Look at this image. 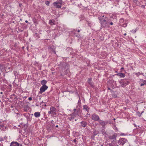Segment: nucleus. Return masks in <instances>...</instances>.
Here are the masks:
<instances>
[{
	"label": "nucleus",
	"mask_w": 146,
	"mask_h": 146,
	"mask_svg": "<svg viewBox=\"0 0 146 146\" xmlns=\"http://www.w3.org/2000/svg\"><path fill=\"white\" fill-rule=\"evenodd\" d=\"M60 75H61V76H63V75H62V74H61Z\"/></svg>",
	"instance_id": "48"
},
{
	"label": "nucleus",
	"mask_w": 146,
	"mask_h": 146,
	"mask_svg": "<svg viewBox=\"0 0 146 146\" xmlns=\"http://www.w3.org/2000/svg\"><path fill=\"white\" fill-rule=\"evenodd\" d=\"M47 81L45 80H44L41 82V84L42 85V86L46 85L45 84L46 83Z\"/></svg>",
	"instance_id": "18"
},
{
	"label": "nucleus",
	"mask_w": 146,
	"mask_h": 146,
	"mask_svg": "<svg viewBox=\"0 0 146 146\" xmlns=\"http://www.w3.org/2000/svg\"><path fill=\"white\" fill-rule=\"evenodd\" d=\"M107 17L104 15H101L98 17L102 27L105 28L108 26L109 23L107 21Z\"/></svg>",
	"instance_id": "1"
},
{
	"label": "nucleus",
	"mask_w": 146,
	"mask_h": 146,
	"mask_svg": "<svg viewBox=\"0 0 146 146\" xmlns=\"http://www.w3.org/2000/svg\"><path fill=\"white\" fill-rule=\"evenodd\" d=\"M81 125L82 126L85 127L86 126L87 124L85 121H82L81 122Z\"/></svg>",
	"instance_id": "15"
},
{
	"label": "nucleus",
	"mask_w": 146,
	"mask_h": 146,
	"mask_svg": "<svg viewBox=\"0 0 146 146\" xmlns=\"http://www.w3.org/2000/svg\"><path fill=\"white\" fill-rule=\"evenodd\" d=\"M28 99L29 101H31L32 100V98L31 97H29V98Z\"/></svg>",
	"instance_id": "34"
},
{
	"label": "nucleus",
	"mask_w": 146,
	"mask_h": 146,
	"mask_svg": "<svg viewBox=\"0 0 146 146\" xmlns=\"http://www.w3.org/2000/svg\"><path fill=\"white\" fill-rule=\"evenodd\" d=\"M50 4V2L48 1H46L45 2V4L46 5L48 6Z\"/></svg>",
	"instance_id": "24"
},
{
	"label": "nucleus",
	"mask_w": 146,
	"mask_h": 146,
	"mask_svg": "<svg viewBox=\"0 0 146 146\" xmlns=\"http://www.w3.org/2000/svg\"><path fill=\"white\" fill-rule=\"evenodd\" d=\"M120 84L122 87H124L128 85L129 82V80L127 79L121 80L119 81Z\"/></svg>",
	"instance_id": "3"
},
{
	"label": "nucleus",
	"mask_w": 146,
	"mask_h": 146,
	"mask_svg": "<svg viewBox=\"0 0 146 146\" xmlns=\"http://www.w3.org/2000/svg\"><path fill=\"white\" fill-rule=\"evenodd\" d=\"M10 146H19V144L17 142H12L10 145Z\"/></svg>",
	"instance_id": "11"
},
{
	"label": "nucleus",
	"mask_w": 146,
	"mask_h": 146,
	"mask_svg": "<svg viewBox=\"0 0 146 146\" xmlns=\"http://www.w3.org/2000/svg\"><path fill=\"white\" fill-rule=\"evenodd\" d=\"M108 90H111L110 89V88H108Z\"/></svg>",
	"instance_id": "42"
},
{
	"label": "nucleus",
	"mask_w": 146,
	"mask_h": 146,
	"mask_svg": "<svg viewBox=\"0 0 146 146\" xmlns=\"http://www.w3.org/2000/svg\"><path fill=\"white\" fill-rule=\"evenodd\" d=\"M76 110H77V109L76 110V109H74V111H76Z\"/></svg>",
	"instance_id": "45"
},
{
	"label": "nucleus",
	"mask_w": 146,
	"mask_h": 146,
	"mask_svg": "<svg viewBox=\"0 0 146 146\" xmlns=\"http://www.w3.org/2000/svg\"><path fill=\"white\" fill-rule=\"evenodd\" d=\"M0 94H3V92H1Z\"/></svg>",
	"instance_id": "49"
},
{
	"label": "nucleus",
	"mask_w": 146,
	"mask_h": 146,
	"mask_svg": "<svg viewBox=\"0 0 146 146\" xmlns=\"http://www.w3.org/2000/svg\"><path fill=\"white\" fill-rule=\"evenodd\" d=\"M77 32H80V30H78V31H77Z\"/></svg>",
	"instance_id": "46"
},
{
	"label": "nucleus",
	"mask_w": 146,
	"mask_h": 146,
	"mask_svg": "<svg viewBox=\"0 0 146 146\" xmlns=\"http://www.w3.org/2000/svg\"><path fill=\"white\" fill-rule=\"evenodd\" d=\"M48 49L49 50H50L53 52H54V53L55 54H56V52L55 51V50L54 49V48L51 47H49L48 48Z\"/></svg>",
	"instance_id": "19"
},
{
	"label": "nucleus",
	"mask_w": 146,
	"mask_h": 146,
	"mask_svg": "<svg viewBox=\"0 0 146 146\" xmlns=\"http://www.w3.org/2000/svg\"><path fill=\"white\" fill-rule=\"evenodd\" d=\"M144 85H145V84L144 83H141L140 84V86H143Z\"/></svg>",
	"instance_id": "35"
},
{
	"label": "nucleus",
	"mask_w": 146,
	"mask_h": 146,
	"mask_svg": "<svg viewBox=\"0 0 146 146\" xmlns=\"http://www.w3.org/2000/svg\"><path fill=\"white\" fill-rule=\"evenodd\" d=\"M127 24L126 23H125L123 24L122 26L124 27H126L127 26Z\"/></svg>",
	"instance_id": "27"
},
{
	"label": "nucleus",
	"mask_w": 146,
	"mask_h": 146,
	"mask_svg": "<svg viewBox=\"0 0 146 146\" xmlns=\"http://www.w3.org/2000/svg\"><path fill=\"white\" fill-rule=\"evenodd\" d=\"M79 36H78L77 37H79Z\"/></svg>",
	"instance_id": "54"
},
{
	"label": "nucleus",
	"mask_w": 146,
	"mask_h": 146,
	"mask_svg": "<svg viewBox=\"0 0 146 146\" xmlns=\"http://www.w3.org/2000/svg\"><path fill=\"white\" fill-rule=\"evenodd\" d=\"M75 121H76V119H75Z\"/></svg>",
	"instance_id": "57"
},
{
	"label": "nucleus",
	"mask_w": 146,
	"mask_h": 146,
	"mask_svg": "<svg viewBox=\"0 0 146 146\" xmlns=\"http://www.w3.org/2000/svg\"><path fill=\"white\" fill-rule=\"evenodd\" d=\"M13 95L14 96H15V94H13Z\"/></svg>",
	"instance_id": "51"
},
{
	"label": "nucleus",
	"mask_w": 146,
	"mask_h": 146,
	"mask_svg": "<svg viewBox=\"0 0 146 146\" xmlns=\"http://www.w3.org/2000/svg\"><path fill=\"white\" fill-rule=\"evenodd\" d=\"M117 75H118L119 76H120L121 77H124L125 75L124 74L122 73H118L117 74Z\"/></svg>",
	"instance_id": "21"
},
{
	"label": "nucleus",
	"mask_w": 146,
	"mask_h": 146,
	"mask_svg": "<svg viewBox=\"0 0 146 146\" xmlns=\"http://www.w3.org/2000/svg\"><path fill=\"white\" fill-rule=\"evenodd\" d=\"M124 35H125H125H126V33H125V34H124Z\"/></svg>",
	"instance_id": "47"
},
{
	"label": "nucleus",
	"mask_w": 146,
	"mask_h": 146,
	"mask_svg": "<svg viewBox=\"0 0 146 146\" xmlns=\"http://www.w3.org/2000/svg\"><path fill=\"white\" fill-rule=\"evenodd\" d=\"M89 84L90 85V86L92 87L93 88L94 87V85L92 83V82L91 83H89Z\"/></svg>",
	"instance_id": "25"
},
{
	"label": "nucleus",
	"mask_w": 146,
	"mask_h": 146,
	"mask_svg": "<svg viewBox=\"0 0 146 146\" xmlns=\"http://www.w3.org/2000/svg\"><path fill=\"white\" fill-rule=\"evenodd\" d=\"M48 88V87L47 86H42L40 88V91L39 92V93L42 94L43 92H44Z\"/></svg>",
	"instance_id": "8"
},
{
	"label": "nucleus",
	"mask_w": 146,
	"mask_h": 146,
	"mask_svg": "<svg viewBox=\"0 0 146 146\" xmlns=\"http://www.w3.org/2000/svg\"><path fill=\"white\" fill-rule=\"evenodd\" d=\"M73 141H74V142L76 143V139H74L73 140Z\"/></svg>",
	"instance_id": "38"
},
{
	"label": "nucleus",
	"mask_w": 146,
	"mask_h": 146,
	"mask_svg": "<svg viewBox=\"0 0 146 146\" xmlns=\"http://www.w3.org/2000/svg\"><path fill=\"white\" fill-rule=\"evenodd\" d=\"M92 80V78H89L88 80V83L89 84V83H90L91 82V81Z\"/></svg>",
	"instance_id": "26"
},
{
	"label": "nucleus",
	"mask_w": 146,
	"mask_h": 146,
	"mask_svg": "<svg viewBox=\"0 0 146 146\" xmlns=\"http://www.w3.org/2000/svg\"><path fill=\"white\" fill-rule=\"evenodd\" d=\"M92 119L95 121H98L100 119L99 116L95 113H93L92 115Z\"/></svg>",
	"instance_id": "7"
},
{
	"label": "nucleus",
	"mask_w": 146,
	"mask_h": 146,
	"mask_svg": "<svg viewBox=\"0 0 146 146\" xmlns=\"http://www.w3.org/2000/svg\"><path fill=\"white\" fill-rule=\"evenodd\" d=\"M53 127L50 125L48 124L46 126V128L48 130H50Z\"/></svg>",
	"instance_id": "17"
},
{
	"label": "nucleus",
	"mask_w": 146,
	"mask_h": 146,
	"mask_svg": "<svg viewBox=\"0 0 146 146\" xmlns=\"http://www.w3.org/2000/svg\"><path fill=\"white\" fill-rule=\"evenodd\" d=\"M93 133L94 136H95L99 133V132L97 131H94Z\"/></svg>",
	"instance_id": "22"
},
{
	"label": "nucleus",
	"mask_w": 146,
	"mask_h": 146,
	"mask_svg": "<svg viewBox=\"0 0 146 146\" xmlns=\"http://www.w3.org/2000/svg\"><path fill=\"white\" fill-rule=\"evenodd\" d=\"M113 119H114V120H115V119L114 118Z\"/></svg>",
	"instance_id": "56"
},
{
	"label": "nucleus",
	"mask_w": 146,
	"mask_h": 146,
	"mask_svg": "<svg viewBox=\"0 0 146 146\" xmlns=\"http://www.w3.org/2000/svg\"><path fill=\"white\" fill-rule=\"evenodd\" d=\"M56 111V108L54 107L51 106L50 108V111L48 112V113L50 114L53 115H55L57 114Z\"/></svg>",
	"instance_id": "4"
},
{
	"label": "nucleus",
	"mask_w": 146,
	"mask_h": 146,
	"mask_svg": "<svg viewBox=\"0 0 146 146\" xmlns=\"http://www.w3.org/2000/svg\"><path fill=\"white\" fill-rule=\"evenodd\" d=\"M4 126L3 125H0V128H1L2 127H3Z\"/></svg>",
	"instance_id": "36"
},
{
	"label": "nucleus",
	"mask_w": 146,
	"mask_h": 146,
	"mask_svg": "<svg viewBox=\"0 0 146 146\" xmlns=\"http://www.w3.org/2000/svg\"><path fill=\"white\" fill-rule=\"evenodd\" d=\"M117 96L116 95H112V97L114 98H115L117 97Z\"/></svg>",
	"instance_id": "30"
},
{
	"label": "nucleus",
	"mask_w": 146,
	"mask_h": 146,
	"mask_svg": "<svg viewBox=\"0 0 146 146\" xmlns=\"http://www.w3.org/2000/svg\"><path fill=\"white\" fill-rule=\"evenodd\" d=\"M101 146H103V145H101Z\"/></svg>",
	"instance_id": "53"
},
{
	"label": "nucleus",
	"mask_w": 146,
	"mask_h": 146,
	"mask_svg": "<svg viewBox=\"0 0 146 146\" xmlns=\"http://www.w3.org/2000/svg\"><path fill=\"white\" fill-rule=\"evenodd\" d=\"M22 31H23V30H21L20 31V32H22Z\"/></svg>",
	"instance_id": "50"
},
{
	"label": "nucleus",
	"mask_w": 146,
	"mask_h": 146,
	"mask_svg": "<svg viewBox=\"0 0 146 146\" xmlns=\"http://www.w3.org/2000/svg\"><path fill=\"white\" fill-rule=\"evenodd\" d=\"M56 127H57H57H58V125H56Z\"/></svg>",
	"instance_id": "44"
},
{
	"label": "nucleus",
	"mask_w": 146,
	"mask_h": 146,
	"mask_svg": "<svg viewBox=\"0 0 146 146\" xmlns=\"http://www.w3.org/2000/svg\"><path fill=\"white\" fill-rule=\"evenodd\" d=\"M75 117L74 114L72 113L68 117V119L69 120L71 121Z\"/></svg>",
	"instance_id": "10"
},
{
	"label": "nucleus",
	"mask_w": 146,
	"mask_h": 146,
	"mask_svg": "<svg viewBox=\"0 0 146 146\" xmlns=\"http://www.w3.org/2000/svg\"><path fill=\"white\" fill-rule=\"evenodd\" d=\"M83 110H85L87 111V113L88 114L90 108L87 105H84L83 106Z\"/></svg>",
	"instance_id": "9"
},
{
	"label": "nucleus",
	"mask_w": 146,
	"mask_h": 146,
	"mask_svg": "<svg viewBox=\"0 0 146 146\" xmlns=\"http://www.w3.org/2000/svg\"><path fill=\"white\" fill-rule=\"evenodd\" d=\"M62 0H57V1L54 2L53 5L54 6L56 9L60 8L62 4Z\"/></svg>",
	"instance_id": "2"
},
{
	"label": "nucleus",
	"mask_w": 146,
	"mask_h": 146,
	"mask_svg": "<svg viewBox=\"0 0 146 146\" xmlns=\"http://www.w3.org/2000/svg\"><path fill=\"white\" fill-rule=\"evenodd\" d=\"M22 4H19V6L20 7H21V6H22Z\"/></svg>",
	"instance_id": "39"
},
{
	"label": "nucleus",
	"mask_w": 146,
	"mask_h": 146,
	"mask_svg": "<svg viewBox=\"0 0 146 146\" xmlns=\"http://www.w3.org/2000/svg\"><path fill=\"white\" fill-rule=\"evenodd\" d=\"M49 23L51 25H55V21L54 19L50 20L49 21Z\"/></svg>",
	"instance_id": "13"
},
{
	"label": "nucleus",
	"mask_w": 146,
	"mask_h": 146,
	"mask_svg": "<svg viewBox=\"0 0 146 146\" xmlns=\"http://www.w3.org/2000/svg\"><path fill=\"white\" fill-rule=\"evenodd\" d=\"M121 70H124V68H123V67H122L121 68Z\"/></svg>",
	"instance_id": "41"
},
{
	"label": "nucleus",
	"mask_w": 146,
	"mask_h": 146,
	"mask_svg": "<svg viewBox=\"0 0 146 146\" xmlns=\"http://www.w3.org/2000/svg\"><path fill=\"white\" fill-rule=\"evenodd\" d=\"M102 133L103 134H106V132L104 130V131H102Z\"/></svg>",
	"instance_id": "29"
},
{
	"label": "nucleus",
	"mask_w": 146,
	"mask_h": 146,
	"mask_svg": "<svg viewBox=\"0 0 146 146\" xmlns=\"http://www.w3.org/2000/svg\"><path fill=\"white\" fill-rule=\"evenodd\" d=\"M79 135V133L78 132H75L74 133V137H78Z\"/></svg>",
	"instance_id": "20"
},
{
	"label": "nucleus",
	"mask_w": 146,
	"mask_h": 146,
	"mask_svg": "<svg viewBox=\"0 0 146 146\" xmlns=\"http://www.w3.org/2000/svg\"><path fill=\"white\" fill-rule=\"evenodd\" d=\"M127 142V141L125 138H120L118 141V143L119 145L123 146Z\"/></svg>",
	"instance_id": "6"
},
{
	"label": "nucleus",
	"mask_w": 146,
	"mask_h": 146,
	"mask_svg": "<svg viewBox=\"0 0 146 146\" xmlns=\"http://www.w3.org/2000/svg\"><path fill=\"white\" fill-rule=\"evenodd\" d=\"M25 22L26 23H28V21L27 20L25 21Z\"/></svg>",
	"instance_id": "43"
},
{
	"label": "nucleus",
	"mask_w": 146,
	"mask_h": 146,
	"mask_svg": "<svg viewBox=\"0 0 146 146\" xmlns=\"http://www.w3.org/2000/svg\"><path fill=\"white\" fill-rule=\"evenodd\" d=\"M140 73L138 72V73H135V74L137 76H138L140 75Z\"/></svg>",
	"instance_id": "28"
},
{
	"label": "nucleus",
	"mask_w": 146,
	"mask_h": 146,
	"mask_svg": "<svg viewBox=\"0 0 146 146\" xmlns=\"http://www.w3.org/2000/svg\"><path fill=\"white\" fill-rule=\"evenodd\" d=\"M98 122L100 125L102 126L103 128H104L105 126L108 123V121H103L100 119L98 121Z\"/></svg>",
	"instance_id": "5"
},
{
	"label": "nucleus",
	"mask_w": 146,
	"mask_h": 146,
	"mask_svg": "<svg viewBox=\"0 0 146 146\" xmlns=\"http://www.w3.org/2000/svg\"><path fill=\"white\" fill-rule=\"evenodd\" d=\"M119 134H120L119 133L115 134L113 135L112 137H116L117 136H123V135L126 136L127 135V134H125L123 133H121V134H120V135H119Z\"/></svg>",
	"instance_id": "12"
},
{
	"label": "nucleus",
	"mask_w": 146,
	"mask_h": 146,
	"mask_svg": "<svg viewBox=\"0 0 146 146\" xmlns=\"http://www.w3.org/2000/svg\"><path fill=\"white\" fill-rule=\"evenodd\" d=\"M143 112V111H142L141 113V114H140L139 115V117H140L141 116V115L142 114V113Z\"/></svg>",
	"instance_id": "40"
},
{
	"label": "nucleus",
	"mask_w": 146,
	"mask_h": 146,
	"mask_svg": "<svg viewBox=\"0 0 146 146\" xmlns=\"http://www.w3.org/2000/svg\"><path fill=\"white\" fill-rule=\"evenodd\" d=\"M80 111V109H77L76 111H74L73 114H74V115L76 116V115H77L78 114V113Z\"/></svg>",
	"instance_id": "16"
},
{
	"label": "nucleus",
	"mask_w": 146,
	"mask_h": 146,
	"mask_svg": "<svg viewBox=\"0 0 146 146\" xmlns=\"http://www.w3.org/2000/svg\"><path fill=\"white\" fill-rule=\"evenodd\" d=\"M110 24L111 25H112L113 24V23L112 22H111L110 23Z\"/></svg>",
	"instance_id": "37"
},
{
	"label": "nucleus",
	"mask_w": 146,
	"mask_h": 146,
	"mask_svg": "<svg viewBox=\"0 0 146 146\" xmlns=\"http://www.w3.org/2000/svg\"><path fill=\"white\" fill-rule=\"evenodd\" d=\"M79 103H80V104H81V102H80V98H79V100H78V104H79Z\"/></svg>",
	"instance_id": "32"
},
{
	"label": "nucleus",
	"mask_w": 146,
	"mask_h": 146,
	"mask_svg": "<svg viewBox=\"0 0 146 146\" xmlns=\"http://www.w3.org/2000/svg\"><path fill=\"white\" fill-rule=\"evenodd\" d=\"M0 146H2V145H0Z\"/></svg>",
	"instance_id": "55"
},
{
	"label": "nucleus",
	"mask_w": 146,
	"mask_h": 146,
	"mask_svg": "<svg viewBox=\"0 0 146 146\" xmlns=\"http://www.w3.org/2000/svg\"><path fill=\"white\" fill-rule=\"evenodd\" d=\"M62 65H63L64 66H67V64L66 63H64Z\"/></svg>",
	"instance_id": "33"
},
{
	"label": "nucleus",
	"mask_w": 146,
	"mask_h": 146,
	"mask_svg": "<svg viewBox=\"0 0 146 146\" xmlns=\"http://www.w3.org/2000/svg\"><path fill=\"white\" fill-rule=\"evenodd\" d=\"M17 114L20 115V114L19 113H17Z\"/></svg>",
	"instance_id": "52"
},
{
	"label": "nucleus",
	"mask_w": 146,
	"mask_h": 146,
	"mask_svg": "<svg viewBox=\"0 0 146 146\" xmlns=\"http://www.w3.org/2000/svg\"><path fill=\"white\" fill-rule=\"evenodd\" d=\"M54 121L53 120H52L51 121V125L53 127L55 126V125L54 123Z\"/></svg>",
	"instance_id": "23"
},
{
	"label": "nucleus",
	"mask_w": 146,
	"mask_h": 146,
	"mask_svg": "<svg viewBox=\"0 0 146 146\" xmlns=\"http://www.w3.org/2000/svg\"><path fill=\"white\" fill-rule=\"evenodd\" d=\"M143 82L145 84V85H146V80H144Z\"/></svg>",
	"instance_id": "31"
},
{
	"label": "nucleus",
	"mask_w": 146,
	"mask_h": 146,
	"mask_svg": "<svg viewBox=\"0 0 146 146\" xmlns=\"http://www.w3.org/2000/svg\"><path fill=\"white\" fill-rule=\"evenodd\" d=\"M40 113L39 112H37L34 113V115L36 117H38L40 116Z\"/></svg>",
	"instance_id": "14"
}]
</instances>
